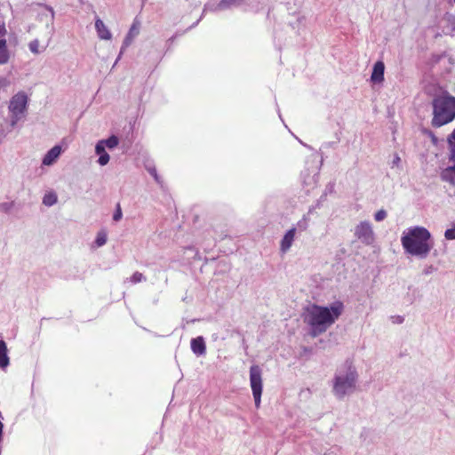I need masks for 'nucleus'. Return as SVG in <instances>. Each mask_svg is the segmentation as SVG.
<instances>
[{
    "mask_svg": "<svg viewBox=\"0 0 455 455\" xmlns=\"http://www.w3.org/2000/svg\"><path fill=\"white\" fill-rule=\"evenodd\" d=\"M344 311L341 301L333 302L330 307L313 304L305 308L303 321L311 327L312 336L315 337L331 326Z\"/></svg>",
    "mask_w": 455,
    "mask_h": 455,
    "instance_id": "f257e3e1",
    "label": "nucleus"
},
{
    "mask_svg": "<svg viewBox=\"0 0 455 455\" xmlns=\"http://www.w3.org/2000/svg\"><path fill=\"white\" fill-rule=\"evenodd\" d=\"M430 239L431 234L427 228L414 227L403 235L401 243L406 252L425 258L432 248Z\"/></svg>",
    "mask_w": 455,
    "mask_h": 455,
    "instance_id": "f03ea898",
    "label": "nucleus"
},
{
    "mask_svg": "<svg viewBox=\"0 0 455 455\" xmlns=\"http://www.w3.org/2000/svg\"><path fill=\"white\" fill-rule=\"evenodd\" d=\"M433 118L431 124L438 128L455 119V97L441 95L433 100Z\"/></svg>",
    "mask_w": 455,
    "mask_h": 455,
    "instance_id": "7ed1b4c3",
    "label": "nucleus"
},
{
    "mask_svg": "<svg viewBox=\"0 0 455 455\" xmlns=\"http://www.w3.org/2000/svg\"><path fill=\"white\" fill-rule=\"evenodd\" d=\"M356 373L349 367V371L345 378L337 376L335 378L333 391L339 397L344 396L348 391L355 387Z\"/></svg>",
    "mask_w": 455,
    "mask_h": 455,
    "instance_id": "20e7f679",
    "label": "nucleus"
},
{
    "mask_svg": "<svg viewBox=\"0 0 455 455\" xmlns=\"http://www.w3.org/2000/svg\"><path fill=\"white\" fill-rule=\"evenodd\" d=\"M28 96L24 92L15 94L10 100L9 110L12 113V124L14 125L27 109Z\"/></svg>",
    "mask_w": 455,
    "mask_h": 455,
    "instance_id": "39448f33",
    "label": "nucleus"
},
{
    "mask_svg": "<svg viewBox=\"0 0 455 455\" xmlns=\"http://www.w3.org/2000/svg\"><path fill=\"white\" fill-rule=\"evenodd\" d=\"M250 383L255 402L256 408L260 406V398L262 394V377L261 370L258 365H252L250 369Z\"/></svg>",
    "mask_w": 455,
    "mask_h": 455,
    "instance_id": "423d86ee",
    "label": "nucleus"
},
{
    "mask_svg": "<svg viewBox=\"0 0 455 455\" xmlns=\"http://www.w3.org/2000/svg\"><path fill=\"white\" fill-rule=\"evenodd\" d=\"M355 235L360 241L366 244L371 243L374 240L371 226L365 221L356 226Z\"/></svg>",
    "mask_w": 455,
    "mask_h": 455,
    "instance_id": "0eeeda50",
    "label": "nucleus"
},
{
    "mask_svg": "<svg viewBox=\"0 0 455 455\" xmlns=\"http://www.w3.org/2000/svg\"><path fill=\"white\" fill-rule=\"evenodd\" d=\"M296 233V228H291L283 235L280 243V250L282 252H286L292 245Z\"/></svg>",
    "mask_w": 455,
    "mask_h": 455,
    "instance_id": "6e6552de",
    "label": "nucleus"
},
{
    "mask_svg": "<svg viewBox=\"0 0 455 455\" xmlns=\"http://www.w3.org/2000/svg\"><path fill=\"white\" fill-rule=\"evenodd\" d=\"M95 29L97 31L98 36L101 40H111V32L100 18H96L95 20Z\"/></svg>",
    "mask_w": 455,
    "mask_h": 455,
    "instance_id": "1a4fd4ad",
    "label": "nucleus"
},
{
    "mask_svg": "<svg viewBox=\"0 0 455 455\" xmlns=\"http://www.w3.org/2000/svg\"><path fill=\"white\" fill-rule=\"evenodd\" d=\"M385 65L382 61H377L373 66L371 80L373 83H381L384 80Z\"/></svg>",
    "mask_w": 455,
    "mask_h": 455,
    "instance_id": "9d476101",
    "label": "nucleus"
},
{
    "mask_svg": "<svg viewBox=\"0 0 455 455\" xmlns=\"http://www.w3.org/2000/svg\"><path fill=\"white\" fill-rule=\"evenodd\" d=\"M190 345H191L192 351L196 355H202L205 354L206 346H205L203 337L200 336V337L192 339Z\"/></svg>",
    "mask_w": 455,
    "mask_h": 455,
    "instance_id": "9b49d317",
    "label": "nucleus"
},
{
    "mask_svg": "<svg viewBox=\"0 0 455 455\" xmlns=\"http://www.w3.org/2000/svg\"><path fill=\"white\" fill-rule=\"evenodd\" d=\"M61 152V148L60 146H54L52 149H50L47 154L44 156L43 159V164L51 165L52 164L56 159L59 157Z\"/></svg>",
    "mask_w": 455,
    "mask_h": 455,
    "instance_id": "f8f14e48",
    "label": "nucleus"
},
{
    "mask_svg": "<svg viewBox=\"0 0 455 455\" xmlns=\"http://www.w3.org/2000/svg\"><path fill=\"white\" fill-rule=\"evenodd\" d=\"M443 181L448 182L451 186L455 187V164L444 168L440 174Z\"/></svg>",
    "mask_w": 455,
    "mask_h": 455,
    "instance_id": "ddd939ff",
    "label": "nucleus"
},
{
    "mask_svg": "<svg viewBox=\"0 0 455 455\" xmlns=\"http://www.w3.org/2000/svg\"><path fill=\"white\" fill-rule=\"evenodd\" d=\"M140 22L138 20H134L132 25L130 28V30L124 41V47H127L131 44L135 36H137L140 33Z\"/></svg>",
    "mask_w": 455,
    "mask_h": 455,
    "instance_id": "4468645a",
    "label": "nucleus"
},
{
    "mask_svg": "<svg viewBox=\"0 0 455 455\" xmlns=\"http://www.w3.org/2000/svg\"><path fill=\"white\" fill-rule=\"evenodd\" d=\"M9 363L6 343L4 340H0V367L5 368L9 365Z\"/></svg>",
    "mask_w": 455,
    "mask_h": 455,
    "instance_id": "2eb2a0df",
    "label": "nucleus"
},
{
    "mask_svg": "<svg viewBox=\"0 0 455 455\" xmlns=\"http://www.w3.org/2000/svg\"><path fill=\"white\" fill-rule=\"evenodd\" d=\"M10 54L7 48L5 39H0V65L5 64L9 61Z\"/></svg>",
    "mask_w": 455,
    "mask_h": 455,
    "instance_id": "dca6fc26",
    "label": "nucleus"
},
{
    "mask_svg": "<svg viewBox=\"0 0 455 455\" xmlns=\"http://www.w3.org/2000/svg\"><path fill=\"white\" fill-rule=\"evenodd\" d=\"M448 142L450 146L449 160L455 163V130L451 132Z\"/></svg>",
    "mask_w": 455,
    "mask_h": 455,
    "instance_id": "f3484780",
    "label": "nucleus"
},
{
    "mask_svg": "<svg viewBox=\"0 0 455 455\" xmlns=\"http://www.w3.org/2000/svg\"><path fill=\"white\" fill-rule=\"evenodd\" d=\"M57 203V195L54 192H49L44 195L43 204L46 206H52Z\"/></svg>",
    "mask_w": 455,
    "mask_h": 455,
    "instance_id": "a211bd4d",
    "label": "nucleus"
},
{
    "mask_svg": "<svg viewBox=\"0 0 455 455\" xmlns=\"http://www.w3.org/2000/svg\"><path fill=\"white\" fill-rule=\"evenodd\" d=\"M101 142H104L105 147H108V148H114L118 145L119 140L116 136L112 135L108 139L101 140Z\"/></svg>",
    "mask_w": 455,
    "mask_h": 455,
    "instance_id": "6ab92c4d",
    "label": "nucleus"
},
{
    "mask_svg": "<svg viewBox=\"0 0 455 455\" xmlns=\"http://www.w3.org/2000/svg\"><path fill=\"white\" fill-rule=\"evenodd\" d=\"M28 48H29L30 52H33L34 54H38L41 52V50L39 49L40 43L37 39L31 41L28 44Z\"/></svg>",
    "mask_w": 455,
    "mask_h": 455,
    "instance_id": "aec40b11",
    "label": "nucleus"
},
{
    "mask_svg": "<svg viewBox=\"0 0 455 455\" xmlns=\"http://www.w3.org/2000/svg\"><path fill=\"white\" fill-rule=\"evenodd\" d=\"M95 242H96L98 246L104 245L106 243V242H107V234H106V232H104V231L99 232L98 235H97Z\"/></svg>",
    "mask_w": 455,
    "mask_h": 455,
    "instance_id": "412c9836",
    "label": "nucleus"
},
{
    "mask_svg": "<svg viewBox=\"0 0 455 455\" xmlns=\"http://www.w3.org/2000/svg\"><path fill=\"white\" fill-rule=\"evenodd\" d=\"M444 236L447 240H454L455 239V223L451 228H448L445 233Z\"/></svg>",
    "mask_w": 455,
    "mask_h": 455,
    "instance_id": "4be33fe9",
    "label": "nucleus"
},
{
    "mask_svg": "<svg viewBox=\"0 0 455 455\" xmlns=\"http://www.w3.org/2000/svg\"><path fill=\"white\" fill-rule=\"evenodd\" d=\"M145 280V277L142 273L135 272L131 276V282L133 283H140L141 281Z\"/></svg>",
    "mask_w": 455,
    "mask_h": 455,
    "instance_id": "5701e85b",
    "label": "nucleus"
},
{
    "mask_svg": "<svg viewBox=\"0 0 455 455\" xmlns=\"http://www.w3.org/2000/svg\"><path fill=\"white\" fill-rule=\"evenodd\" d=\"M122 216H123V213H122L120 204H117L116 210L113 215V220L115 221H118L122 219Z\"/></svg>",
    "mask_w": 455,
    "mask_h": 455,
    "instance_id": "b1692460",
    "label": "nucleus"
},
{
    "mask_svg": "<svg viewBox=\"0 0 455 455\" xmlns=\"http://www.w3.org/2000/svg\"><path fill=\"white\" fill-rule=\"evenodd\" d=\"M109 161V155L108 153L101 154L99 157V164L100 165H106Z\"/></svg>",
    "mask_w": 455,
    "mask_h": 455,
    "instance_id": "393cba45",
    "label": "nucleus"
},
{
    "mask_svg": "<svg viewBox=\"0 0 455 455\" xmlns=\"http://www.w3.org/2000/svg\"><path fill=\"white\" fill-rule=\"evenodd\" d=\"M387 217V212L385 210H379L378 211L375 215H374V218H375V220L376 221H381L383 220L385 218Z\"/></svg>",
    "mask_w": 455,
    "mask_h": 455,
    "instance_id": "a878e982",
    "label": "nucleus"
},
{
    "mask_svg": "<svg viewBox=\"0 0 455 455\" xmlns=\"http://www.w3.org/2000/svg\"><path fill=\"white\" fill-rule=\"evenodd\" d=\"M96 153L100 156L101 154L107 153L105 150L104 142L99 141L95 147Z\"/></svg>",
    "mask_w": 455,
    "mask_h": 455,
    "instance_id": "bb28decb",
    "label": "nucleus"
},
{
    "mask_svg": "<svg viewBox=\"0 0 455 455\" xmlns=\"http://www.w3.org/2000/svg\"><path fill=\"white\" fill-rule=\"evenodd\" d=\"M13 206V203L10 204H0V210L7 212L9 209H11Z\"/></svg>",
    "mask_w": 455,
    "mask_h": 455,
    "instance_id": "cd10ccee",
    "label": "nucleus"
},
{
    "mask_svg": "<svg viewBox=\"0 0 455 455\" xmlns=\"http://www.w3.org/2000/svg\"><path fill=\"white\" fill-rule=\"evenodd\" d=\"M400 162H401V158H400V156L396 154V155L395 156L394 160H393V164H394V165H395V166H398V165H399V164H400Z\"/></svg>",
    "mask_w": 455,
    "mask_h": 455,
    "instance_id": "c85d7f7f",
    "label": "nucleus"
},
{
    "mask_svg": "<svg viewBox=\"0 0 455 455\" xmlns=\"http://www.w3.org/2000/svg\"><path fill=\"white\" fill-rule=\"evenodd\" d=\"M149 172L152 176H154L155 180L156 181H158V176H157V173H156V170L154 168V169H150L149 170Z\"/></svg>",
    "mask_w": 455,
    "mask_h": 455,
    "instance_id": "c756f323",
    "label": "nucleus"
},
{
    "mask_svg": "<svg viewBox=\"0 0 455 455\" xmlns=\"http://www.w3.org/2000/svg\"><path fill=\"white\" fill-rule=\"evenodd\" d=\"M430 135H431V139H432L433 143L435 145H436L437 144V139L435 138V136L432 132H430Z\"/></svg>",
    "mask_w": 455,
    "mask_h": 455,
    "instance_id": "7c9ffc66",
    "label": "nucleus"
},
{
    "mask_svg": "<svg viewBox=\"0 0 455 455\" xmlns=\"http://www.w3.org/2000/svg\"><path fill=\"white\" fill-rule=\"evenodd\" d=\"M5 33V28L4 25H0V35H4Z\"/></svg>",
    "mask_w": 455,
    "mask_h": 455,
    "instance_id": "2f4dec72",
    "label": "nucleus"
},
{
    "mask_svg": "<svg viewBox=\"0 0 455 455\" xmlns=\"http://www.w3.org/2000/svg\"><path fill=\"white\" fill-rule=\"evenodd\" d=\"M396 319H397V323H402L403 320V317H401V316H397Z\"/></svg>",
    "mask_w": 455,
    "mask_h": 455,
    "instance_id": "473e14b6",
    "label": "nucleus"
},
{
    "mask_svg": "<svg viewBox=\"0 0 455 455\" xmlns=\"http://www.w3.org/2000/svg\"><path fill=\"white\" fill-rule=\"evenodd\" d=\"M453 30H455V25H454V27H453Z\"/></svg>",
    "mask_w": 455,
    "mask_h": 455,
    "instance_id": "72a5a7b5",
    "label": "nucleus"
},
{
    "mask_svg": "<svg viewBox=\"0 0 455 455\" xmlns=\"http://www.w3.org/2000/svg\"><path fill=\"white\" fill-rule=\"evenodd\" d=\"M1 83H2V82L0 81V84H1Z\"/></svg>",
    "mask_w": 455,
    "mask_h": 455,
    "instance_id": "f704fd0d",
    "label": "nucleus"
},
{
    "mask_svg": "<svg viewBox=\"0 0 455 455\" xmlns=\"http://www.w3.org/2000/svg\"><path fill=\"white\" fill-rule=\"evenodd\" d=\"M454 3H455V0H454Z\"/></svg>",
    "mask_w": 455,
    "mask_h": 455,
    "instance_id": "c9c22d12",
    "label": "nucleus"
}]
</instances>
